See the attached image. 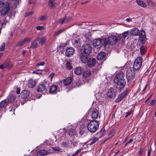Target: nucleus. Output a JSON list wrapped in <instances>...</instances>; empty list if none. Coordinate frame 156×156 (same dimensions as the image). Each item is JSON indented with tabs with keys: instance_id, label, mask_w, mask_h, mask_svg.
Returning <instances> with one entry per match:
<instances>
[{
	"instance_id": "53",
	"label": "nucleus",
	"mask_w": 156,
	"mask_h": 156,
	"mask_svg": "<svg viewBox=\"0 0 156 156\" xmlns=\"http://www.w3.org/2000/svg\"><path fill=\"white\" fill-rule=\"evenodd\" d=\"M31 40V39L30 38H26L23 41H24V43L25 42H27L29 43Z\"/></svg>"
},
{
	"instance_id": "35",
	"label": "nucleus",
	"mask_w": 156,
	"mask_h": 156,
	"mask_svg": "<svg viewBox=\"0 0 156 156\" xmlns=\"http://www.w3.org/2000/svg\"><path fill=\"white\" fill-rule=\"evenodd\" d=\"M76 133L75 129H69V136H72L76 135Z\"/></svg>"
},
{
	"instance_id": "15",
	"label": "nucleus",
	"mask_w": 156,
	"mask_h": 156,
	"mask_svg": "<svg viewBox=\"0 0 156 156\" xmlns=\"http://www.w3.org/2000/svg\"><path fill=\"white\" fill-rule=\"evenodd\" d=\"M75 52L73 48L69 47L67 48L66 51V55L68 57H70L72 56Z\"/></svg>"
},
{
	"instance_id": "62",
	"label": "nucleus",
	"mask_w": 156,
	"mask_h": 156,
	"mask_svg": "<svg viewBox=\"0 0 156 156\" xmlns=\"http://www.w3.org/2000/svg\"><path fill=\"white\" fill-rule=\"evenodd\" d=\"M133 139H130L129 140V141L127 142V144H129L130 143H131L133 141Z\"/></svg>"
},
{
	"instance_id": "48",
	"label": "nucleus",
	"mask_w": 156,
	"mask_h": 156,
	"mask_svg": "<svg viewBox=\"0 0 156 156\" xmlns=\"http://www.w3.org/2000/svg\"><path fill=\"white\" fill-rule=\"evenodd\" d=\"M148 5L151 7H153L155 6V4L152 1H149L148 2Z\"/></svg>"
},
{
	"instance_id": "18",
	"label": "nucleus",
	"mask_w": 156,
	"mask_h": 156,
	"mask_svg": "<svg viewBox=\"0 0 156 156\" xmlns=\"http://www.w3.org/2000/svg\"><path fill=\"white\" fill-rule=\"evenodd\" d=\"M57 86L56 85H52L50 87L49 91L50 93L51 94H55L57 93Z\"/></svg>"
},
{
	"instance_id": "50",
	"label": "nucleus",
	"mask_w": 156,
	"mask_h": 156,
	"mask_svg": "<svg viewBox=\"0 0 156 156\" xmlns=\"http://www.w3.org/2000/svg\"><path fill=\"white\" fill-rule=\"evenodd\" d=\"M55 73H52L48 76V78L50 79L51 81L52 78L55 76Z\"/></svg>"
},
{
	"instance_id": "29",
	"label": "nucleus",
	"mask_w": 156,
	"mask_h": 156,
	"mask_svg": "<svg viewBox=\"0 0 156 156\" xmlns=\"http://www.w3.org/2000/svg\"><path fill=\"white\" fill-rule=\"evenodd\" d=\"M22 94L23 96V98H26L29 97L30 95L29 91L27 90H24L23 91Z\"/></svg>"
},
{
	"instance_id": "25",
	"label": "nucleus",
	"mask_w": 156,
	"mask_h": 156,
	"mask_svg": "<svg viewBox=\"0 0 156 156\" xmlns=\"http://www.w3.org/2000/svg\"><path fill=\"white\" fill-rule=\"evenodd\" d=\"M106 55L105 53L104 52H100L98 54L97 58L99 60H102Z\"/></svg>"
},
{
	"instance_id": "56",
	"label": "nucleus",
	"mask_w": 156,
	"mask_h": 156,
	"mask_svg": "<svg viewBox=\"0 0 156 156\" xmlns=\"http://www.w3.org/2000/svg\"><path fill=\"white\" fill-rule=\"evenodd\" d=\"M53 149L54 150L57 151H59L60 150V148L58 147H53Z\"/></svg>"
},
{
	"instance_id": "63",
	"label": "nucleus",
	"mask_w": 156,
	"mask_h": 156,
	"mask_svg": "<svg viewBox=\"0 0 156 156\" xmlns=\"http://www.w3.org/2000/svg\"><path fill=\"white\" fill-rule=\"evenodd\" d=\"M26 52V50H23L22 52V54L23 55H24Z\"/></svg>"
},
{
	"instance_id": "49",
	"label": "nucleus",
	"mask_w": 156,
	"mask_h": 156,
	"mask_svg": "<svg viewBox=\"0 0 156 156\" xmlns=\"http://www.w3.org/2000/svg\"><path fill=\"white\" fill-rule=\"evenodd\" d=\"M5 44L4 42H3L2 45L0 47V51H3L4 50L5 48Z\"/></svg>"
},
{
	"instance_id": "23",
	"label": "nucleus",
	"mask_w": 156,
	"mask_h": 156,
	"mask_svg": "<svg viewBox=\"0 0 156 156\" xmlns=\"http://www.w3.org/2000/svg\"><path fill=\"white\" fill-rule=\"evenodd\" d=\"M139 30L136 28H134L131 30L130 33L132 36H138L139 34Z\"/></svg>"
},
{
	"instance_id": "38",
	"label": "nucleus",
	"mask_w": 156,
	"mask_h": 156,
	"mask_svg": "<svg viewBox=\"0 0 156 156\" xmlns=\"http://www.w3.org/2000/svg\"><path fill=\"white\" fill-rule=\"evenodd\" d=\"M105 130L104 129H101L99 132L97 133V134L98 135L99 138H100L102 137L105 133Z\"/></svg>"
},
{
	"instance_id": "28",
	"label": "nucleus",
	"mask_w": 156,
	"mask_h": 156,
	"mask_svg": "<svg viewBox=\"0 0 156 156\" xmlns=\"http://www.w3.org/2000/svg\"><path fill=\"white\" fill-rule=\"evenodd\" d=\"M73 44L76 48H79L80 46V44L79 39L74 40L72 41Z\"/></svg>"
},
{
	"instance_id": "30",
	"label": "nucleus",
	"mask_w": 156,
	"mask_h": 156,
	"mask_svg": "<svg viewBox=\"0 0 156 156\" xmlns=\"http://www.w3.org/2000/svg\"><path fill=\"white\" fill-rule=\"evenodd\" d=\"M136 1L138 5H140L141 7L145 8L147 7L146 3L143 1L140 0H136Z\"/></svg>"
},
{
	"instance_id": "54",
	"label": "nucleus",
	"mask_w": 156,
	"mask_h": 156,
	"mask_svg": "<svg viewBox=\"0 0 156 156\" xmlns=\"http://www.w3.org/2000/svg\"><path fill=\"white\" fill-rule=\"evenodd\" d=\"M46 16H42L41 17H40L39 18V20H41V21H43L45 20L46 19Z\"/></svg>"
},
{
	"instance_id": "13",
	"label": "nucleus",
	"mask_w": 156,
	"mask_h": 156,
	"mask_svg": "<svg viewBox=\"0 0 156 156\" xmlns=\"http://www.w3.org/2000/svg\"><path fill=\"white\" fill-rule=\"evenodd\" d=\"M96 62V60L95 58H90L87 62V64L88 67L91 68L95 66Z\"/></svg>"
},
{
	"instance_id": "12",
	"label": "nucleus",
	"mask_w": 156,
	"mask_h": 156,
	"mask_svg": "<svg viewBox=\"0 0 156 156\" xmlns=\"http://www.w3.org/2000/svg\"><path fill=\"white\" fill-rule=\"evenodd\" d=\"M37 91L45 94L47 92V90L44 84L39 85L37 87Z\"/></svg>"
},
{
	"instance_id": "43",
	"label": "nucleus",
	"mask_w": 156,
	"mask_h": 156,
	"mask_svg": "<svg viewBox=\"0 0 156 156\" xmlns=\"http://www.w3.org/2000/svg\"><path fill=\"white\" fill-rule=\"evenodd\" d=\"M45 64V62L43 61H40L36 65V67H39L40 66H43Z\"/></svg>"
},
{
	"instance_id": "40",
	"label": "nucleus",
	"mask_w": 156,
	"mask_h": 156,
	"mask_svg": "<svg viewBox=\"0 0 156 156\" xmlns=\"http://www.w3.org/2000/svg\"><path fill=\"white\" fill-rule=\"evenodd\" d=\"M9 65L7 63H5L4 64L0 66V69H2L7 67H9Z\"/></svg>"
},
{
	"instance_id": "5",
	"label": "nucleus",
	"mask_w": 156,
	"mask_h": 156,
	"mask_svg": "<svg viewBox=\"0 0 156 156\" xmlns=\"http://www.w3.org/2000/svg\"><path fill=\"white\" fill-rule=\"evenodd\" d=\"M126 77L129 83L133 82L135 81V73L132 70V68L128 69L126 73Z\"/></svg>"
},
{
	"instance_id": "11",
	"label": "nucleus",
	"mask_w": 156,
	"mask_h": 156,
	"mask_svg": "<svg viewBox=\"0 0 156 156\" xmlns=\"http://www.w3.org/2000/svg\"><path fill=\"white\" fill-rule=\"evenodd\" d=\"M145 32L143 30H140L139 34V39L141 44H144L145 43Z\"/></svg>"
},
{
	"instance_id": "33",
	"label": "nucleus",
	"mask_w": 156,
	"mask_h": 156,
	"mask_svg": "<svg viewBox=\"0 0 156 156\" xmlns=\"http://www.w3.org/2000/svg\"><path fill=\"white\" fill-rule=\"evenodd\" d=\"M15 99V95L12 94L9 95L8 97V102H11L13 101Z\"/></svg>"
},
{
	"instance_id": "19",
	"label": "nucleus",
	"mask_w": 156,
	"mask_h": 156,
	"mask_svg": "<svg viewBox=\"0 0 156 156\" xmlns=\"http://www.w3.org/2000/svg\"><path fill=\"white\" fill-rule=\"evenodd\" d=\"M83 72V69L80 67H76L74 70V73L77 75H80Z\"/></svg>"
},
{
	"instance_id": "9",
	"label": "nucleus",
	"mask_w": 156,
	"mask_h": 156,
	"mask_svg": "<svg viewBox=\"0 0 156 156\" xmlns=\"http://www.w3.org/2000/svg\"><path fill=\"white\" fill-rule=\"evenodd\" d=\"M72 17L65 16V17L58 20V23L59 24H64L68 23L72 20Z\"/></svg>"
},
{
	"instance_id": "1",
	"label": "nucleus",
	"mask_w": 156,
	"mask_h": 156,
	"mask_svg": "<svg viewBox=\"0 0 156 156\" xmlns=\"http://www.w3.org/2000/svg\"><path fill=\"white\" fill-rule=\"evenodd\" d=\"M114 82L115 84L116 88L119 90H121L124 88L126 84L124 79V74L122 72H120L114 78Z\"/></svg>"
},
{
	"instance_id": "46",
	"label": "nucleus",
	"mask_w": 156,
	"mask_h": 156,
	"mask_svg": "<svg viewBox=\"0 0 156 156\" xmlns=\"http://www.w3.org/2000/svg\"><path fill=\"white\" fill-rule=\"evenodd\" d=\"M44 29V27L42 26H37L36 27V29L38 30H43Z\"/></svg>"
},
{
	"instance_id": "16",
	"label": "nucleus",
	"mask_w": 156,
	"mask_h": 156,
	"mask_svg": "<svg viewBox=\"0 0 156 156\" xmlns=\"http://www.w3.org/2000/svg\"><path fill=\"white\" fill-rule=\"evenodd\" d=\"M89 55H87L85 54H80V59L82 62L83 63H87V61L89 60L88 56Z\"/></svg>"
},
{
	"instance_id": "7",
	"label": "nucleus",
	"mask_w": 156,
	"mask_h": 156,
	"mask_svg": "<svg viewBox=\"0 0 156 156\" xmlns=\"http://www.w3.org/2000/svg\"><path fill=\"white\" fill-rule=\"evenodd\" d=\"M92 51V48L89 44L83 45L81 50V53L82 54L89 55L91 53Z\"/></svg>"
},
{
	"instance_id": "41",
	"label": "nucleus",
	"mask_w": 156,
	"mask_h": 156,
	"mask_svg": "<svg viewBox=\"0 0 156 156\" xmlns=\"http://www.w3.org/2000/svg\"><path fill=\"white\" fill-rule=\"evenodd\" d=\"M24 42L23 41L21 40L19 41L16 44V46L18 47H21L23 46L24 44Z\"/></svg>"
},
{
	"instance_id": "59",
	"label": "nucleus",
	"mask_w": 156,
	"mask_h": 156,
	"mask_svg": "<svg viewBox=\"0 0 156 156\" xmlns=\"http://www.w3.org/2000/svg\"><path fill=\"white\" fill-rule=\"evenodd\" d=\"M134 19V18H132V19ZM132 19L130 18H127L126 19V20L128 22H131L132 21Z\"/></svg>"
},
{
	"instance_id": "61",
	"label": "nucleus",
	"mask_w": 156,
	"mask_h": 156,
	"mask_svg": "<svg viewBox=\"0 0 156 156\" xmlns=\"http://www.w3.org/2000/svg\"><path fill=\"white\" fill-rule=\"evenodd\" d=\"M151 153V151L149 149L148 150L147 156H150Z\"/></svg>"
},
{
	"instance_id": "51",
	"label": "nucleus",
	"mask_w": 156,
	"mask_h": 156,
	"mask_svg": "<svg viewBox=\"0 0 156 156\" xmlns=\"http://www.w3.org/2000/svg\"><path fill=\"white\" fill-rule=\"evenodd\" d=\"M128 31H126L124 32L122 34V35L124 38H125L128 35Z\"/></svg>"
},
{
	"instance_id": "14",
	"label": "nucleus",
	"mask_w": 156,
	"mask_h": 156,
	"mask_svg": "<svg viewBox=\"0 0 156 156\" xmlns=\"http://www.w3.org/2000/svg\"><path fill=\"white\" fill-rule=\"evenodd\" d=\"M127 93V90H125L121 94L119 95L118 98L115 100V101L118 102L122 99L126 95Z\"/></svg>"
},
{
	"instance_id": "3",
	"label": "nucleus",
	"mask_w": 156,
	"mask_h": 156,
	"mask_svg": "<svg viewBox=\"0 0 156 156\" xmlns=\"http://www.w3.org/2000/svg\"><path fill=\"white\" fill-rule=\"evenodd\" d=\"M99 126L98 122L96 120L91 121L87 125L88 130L91 133L95 132Z\"/></svg>"
},
{
	"instance_id": "64",
	"label": "nucleus",
	"mask_w": 156,
	"mask_h": 156,
	"mask_svg": "<svg viewBox=\"0 0 156 156\" xmlns=\"http://www.w3.org/2000/svg\"><path fill=\"white\" fill-rule=\"evenodd\" d=\"M128 144L127 143L125 145L124 147H126Z\"/></svg>"
},
{
	"instance_id": "60",
	"label": "nucleus",
	"mask_w": 156,
	"mask_h": 156,
	"mask_svg": "<svg viewBox=\"0 0 156 156\" xmlns=\"http://www.w3.org/2000/svg\"><path fill=\"white\" fill-rule=\"evenodd\" d=\"M16 92L17 94H19L20 92V89L19 88H17Z\"/></svg>"
},
{
	"instance_id": "42",
	"label": "nucleus",
	"mask_w": 156,
	"mask_h": 156,
	"mask_svg": "<svg viewBox=\"0 0 156 156\" xmlns=\"http://www.w3.org/2000/svg\"><path fill=\"white\" fill-rule=\"evenodd\" d=\"M65 30V29H61L57 31L54 34V36H57V35H59L61 33H62V31H64Z\"/></svg>"
},
{
	"instance_id": "10",
	"label": "nucleus",
	"mask_w": 156,
	"mask_h": 156,
	"mask_svg": "<svg viewBox=\"0 0 156 156\" xmlns=\"http://www.w3.org/2000/svg\"><path fill=\"white\" fill-rule=\"evenodd\" d=\"M102 45V40L101 39H95L93 41V45L95 48H99L101 47Z\"/></svg>"
},
{
	"instance_id": "32",
	"label": "nucleus",
	"mask_w": 156,
	"mask_h": 156,
	"mask_svg": "<svg viewBox=\"0 0 156 156\" xmlns=\"http://www.w3.org/2000/svg\"><path fill=\"white\" fill-rule=\"evenodd\" d=\"M147 49L145 46L143 45H142L140 48V54L141 55H143L145 54L146 51Z\"/></svg>"
},
{
	"instance_id": "36",
	"label": "nucleus",
	"mask_w": 156,
	"mask_h": 156,
	"mask_svg": "<svg viewBox=\"0 0 156 156\" xmlns=\"http://www.w3.org/2000/svg\"><path fill=\"white\" fill-rule=\"evenodd\" d=\"M98 140L97 137H94L91 139L90 143L89 144L90 145H92L95 143Z\"/></svg>"
},
{
	"instance_id": "6",
	"label": "nucleus",
	"mask_w": 156,
	"mask_h": 156,
	"mask_svg": "<svg viewBox=\"0 0 156 156\" xmlns=\"http://www.w3.org/2000/svg\"><path fill=\"white\" fill-rule=\"evenodd\" d=\"M143 60V58L140 57L137 58L136 59L133 65L134 70H138L141 68L142 66Z\"/></svg>"
},
{
	"instance_id": "39",
	"label": "nucleus",
	"mask_w": 156,
	"mask_h": 156,
	"mask_svg": "<svg viewBox=\"0 0 156 156\" xmlns=\"http://www.w3.org/2000/svg\"><path fill=\"white\" fill-rule=\"evenodd\" d=\"M69 142L68 141H63L62 144V145L64 147H67L69 146Z\"/></svg>"
},
{
	"instance_id": "55",
	"label": "nucleus",
	"mask_w": 156,
	"mask_h": 156,
	"mask_svg": "<svg viewBox=\"0 0 156 156\" xmlns=\"http://www.w3.org/2000/svg\"><path fill=\"white\" fill-rule=\"evenodd\" d=\"M81 151V149H80L78 150H77L76 151L75 153H74L72 155V156H75L77 154Z\"/></svg>"
},
{
	"instance_id": "52",
	"label": "nucleus",
	"mask_w": 156,
	"mask_h": 156,
	"mask_svg": "<svg viewBox=\"0 0 156 156\" xmlns=\"http://www.w3.org/2000/svg\"><path fill=\"white\" fill-rule=\"evenodd\" d=\"M85 132V130L83 128H80L79 133L80 135H83Z\"/></svg>"
},
{
	"instance_id": "22",
	"label": "nucleus",
	"mask_w": 156,
	"mask_h": 156,
	"mask_svg": "<svg viewBox=\"0 0 156 156\" xmlns=\"http://www.w3.org/2000/svg\"><path fill=\"white\" fill-rule=\"evenodd\" d=\"M36 40L38 41L39 44L42 45L45 43L46 38L45 37H39L37 38Z\"/></svg>"
},
{
	"instance_id": "47",
	"label": "nucleus",
	"mask_w": 156,
	"mask_h": 156,
	"mask_svg": "<svg viewBox=\"0 0 156 156\" xmlns=\"http://www.w3.org/2000/svg\"><path fill=\"white\" fill-rule=\"evenodd\" d=\"M132 112H133L132 110H131L130 111H129L126 112L125 113L126 115L125 116V117L126 118L128 116L130 115L131 114Z\"/></svg>"
},
{
	"instance_id": "2",
	"label": "nucleus",
	"mask_w": 156,
	"mask_h": 156,
	"mask_svg": "<svg viewBox=\"0 0 156 156\" xmlns=\"http://www.w3.org/2000/svg\"><path fill=\"white\" fill-rule=\"evenodd\" d=\"M120 39V37L117 36L112 35L109 36L107 40L106 39H103L104 46L106 47L108 44L112 45L115 44Z\"/></svg>"
},
{
	"instance_id": "21",
	"label": "nucleus",
	"mask_w": 156,
	"mask_h": 156,
	"mask_svg": "<svg viewBox=\"0 0 156 156\" xmlns=\"http://www.w3.org/2000/svg\"><path fill=\"white\" fill-rule=\"evenodd\" d=\"M99 113L98 110L96 109H94L92 112L91 117L93 119H96L98 116Z\"/></svg>"
},
{
	"instance_id": "34",
	"label": "nucleus",
	"mask_w": 156,
	"mask_h": 156,
	"mask_svg": "<svg viewBox=\"0 0 156 156\" xmlns=\"http://www.w3.org/2000/svg\"><path fill=\"white\" fill-rule=\"evenodd\" d=\"M37 46L38 43L36 41V40H35L33 42H31V46L30 47V48H34L37 47Z\"/></svg>"
},
{
	"instance_id": "24",
	"label": "nucleus",
	"mask_w": 156,
	"mask_h": 156,
	"mask_svg": "<svg viewBox=\"0 0 156 156\" xmlns=\"http://www.w3.org/2000/svg\"><path fill=\"white\" fill-rule=\"evenodd\" d=\"M48 153L47 150H41L39 151L37 153V156H44L46 155Z\"/></svg>"
},
{
	"instance_id": "27",
	"label": "nucleus",
	"mask_w": 156,
	"mask_h": 156,
	"mask_svg": "<svg viewBox=\"0 0 156 156\" xmlns=\"http://www.w3.org/2000/svg\"><path fill=\"white\" fill-rule=\"evenodd\" d=\"M35 81L33 80H29L28 83V86L29 87L32 88L35 86Z\"/></svg>"
},
{
	"instance_id": "58",
	"label": "nucleus",
	"mask_w": 156,
	"mask_h": 156,
	"mask_svg": "<svg viewBox=\"0 0 156 156\" xmlns=\"http://www.w3.org/2000/svg\"><path fill=\"white\" fill-rule=\"evenodd\" d=\"M143 148H141L140 149V151H139L138 154H139V155H140L141 154L142 151H143Z\"/></svg>"
},
{
	"instance_id": "4",
	"label": "nucleus",
	"mask_w": 156,
	"mask_h": 156,
	"mask_svg": "<svg viewBox=\"0 0 156 156\" xmlns=\"http://www.w3.org/2000/svg\"><path fill=\"white\" fill-rule=\"evenodd\" d=\"M9 4L8 2L4 3L3 1H0V11L3 15L6 14L9 12Z\"/></svg>"
},
{
	"instance_id": "26",
	"label": "nucleus",
	"mask_w": 156,
	"mask_h": 156,
	"mask_svg": "<svg viewBox=\"0 0 156 156\" xmlns=\"http://www.w3.org/2000/svg\"><path fill=\"white\" fill-rule=\"evenodd\" d=\"M72 81V79L71 77H68L65 79L63 82V84L65 85L70 84Z\"/></svg>"
},
{
	"instance_id": "57",
	"label": "nucleus",
	"mask_w": 156,
	"mask_h": 156,
	"mask_svg": "<svg viewBox=\"0 0 156 156\" xmlns=\"http://www.w3.org/2000/svg\"><path fill=\"white\" fill-rule=\"evenodd\" d=\"M155 101V100L154 99L152 100L151 101V102H150V105H153L154 104Z\"/></svg>"
},
{
	"instance_id": "17",
	"label": "nucleus",
	"mask_w": 156,
	"mask_h": 156,
	"mask_svg": "<svg viewBox=\"0 0 156 156\" xmlns=\"http://www.w3.org/2000/svg\"><path fill=\"white\" fill-rule=\"evenodd\" d=\"M48 3L51 9L55 8L58 6L57 3L52 0H49Z\"/></svg>"
},
{
	"instance_id": "44",
	"label": "nucleus",
	"mask_w": 156,
	"mask_h": 156,
	"mask_svg": "<svg viewBox=\"0 0 156 156\" xmlns=\"http://www.w3.org/2000/svg\"><path fill=\"white\" fill-rule=\"evenodd\" d=\"M33 73H35L37 74H41L42 73V70L40 69H37L33 71Z\"/></svg>"
},
{
	"instance_id": "37",
	"label": "nucleus",
	"mask_w": 156,
	"mask_h": 156,
	"mask_svg": "<svg viewBox=\"0 0 156 156\" xmlns=\"http://www.w3.org/2000/svg\"><path fill=\"white\" fill-rule=\"evenodd\" d=\"M12 3L14 4V8H16L17 7V5H18L20 0H12Z\"/></svg>"
},
{
	"instance_id": "8",
	"label": "nucleus",
	"mask_w": 156,
	"mask_h": 156,
	"mask_svg": "<svg viewBox=\"0 0 156 156\" xmlns=\"http://www.w3.org/2000/svg\"><path fill=\"white\" fill-rule=\"evenodd\" d=\"M116 93V90L115 89L111 88L108 91L106 97L107 98H114L115 97Z\"/></svg>"
},
{
	"instance_id": "45",
	"label": "nucleus",
	"mask_w": 156,
	"mask_h": 156,
	"mask_svg": "<svg viewBox=\"0 0 156 156\" xmlns=\"http://www.w3.org/2000/svg\"><path fill=\"white\" fill-rule=\"evenodd\" d=\"M66 68L67 69L70 70L72 68V67L70 65V62H67L66 64Z\"/></svg>"
},
{
	"instance_id": "31",
	"label": "nucleus",
	"mask_w": 156,
	"mask_h": 156,
	"mask_svg": "<svg viewBox=\"0 0 156 156\" xmlns=\"http://www.w3.org/2000/svg\"><path fill=\"white\" fill-rule=\"evenodd\" d=\"M9 102L6 100L5 99L2 100L0 103V105L2 108H5L8 105Z\"/></svg>"
},
{
	"instance_id": "20",
	"label": "nucleus",
	"mask_w": 156,
	"mask_h": 156,
	"mask_svg": "<svg viewBox=\"0 0 156 156\" xmlns=\"http://www.w3.org/2000/svg\"><path fill=\"white\" fill-rule=\"evenodd\" d=\"M91 73L89 70H87L83 72V78L87 80H90Z\"/></svg>"
}]
</instances>
